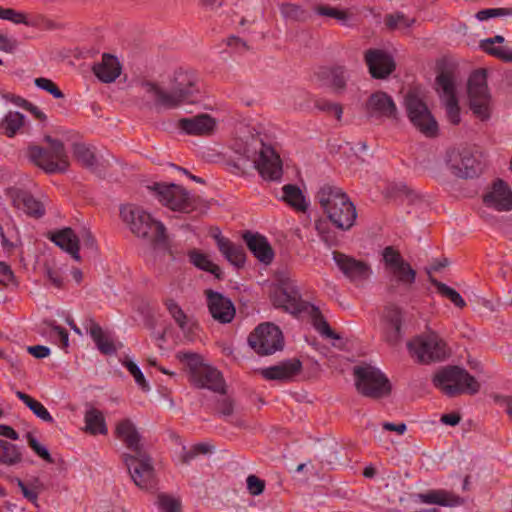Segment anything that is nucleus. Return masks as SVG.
I'll use <instances>...</instances> for the list:
<instances>
[{
  "label": "nucleus",
  "mask_w": 512,
  "mask_h": 512,
  "mask_svg": "<svg viewBox=\"0 0 512 512\" xmlns=\"http://www.w3.org/2000/svg\"><path fill=\"white\" fill-rule=\"evenodd\" d=\"M115 434L132 453L123 454V461L131 479L140 489L148 490L156 485L152 459L142 442V436L130 419L117 423Z\"/></svg>",
  "instance_id": "nucleus-1"
},
{
  "label": "nucleus",
  "mask_w": 512,
  "mask_h": 512,
  "mask_svg": "<svg viewBox=\"0 0 512 512\" xmlns=\"http://www.w3.org/2000/svg\"><path fill=\"white\" fill-rule=\"evenodd\" d=\"M142 90L148 95L157 109H174L183 103L194 102L200 93L197 76L190 71L177 70L164 88L151 81L141 83Z\"/></svg>",
  "instance_id": "nucleus-2"
},
{
  "label": "nucleus",
  "mask_w": 512,
  "mask_h": 512,
  "mask_svg": "<svg viewBox=\"0 0 512 512\" xmlns=\"http://www.w3.org/2000/svg\"><path fill=\"white\" fill-rule=\"evenodd\" d=\"M316 200L329 221L342 231L350 230L357 219V211L349 196L338 186L323 184Z\"/></svg>",
  "instance_id": "nucleus-3"
},
{
  "label": "nucleus",
  "mask_w": 512,
  "mask_h": 512,
  "mask_svg": "<svg viewBox=\"0 0 512 512\" xmlns=\"http://www.w3.org/2000/svg\"><path fill=\"white\" fill-rule=\"evenodd\" d=\"M120 217L135 236L147 240L154 247L168 246L166 227L142 207L124 204L120 207Z\"/></svg>",
  "instance_id": "nucleus-4"
},
{
  "label": "nucleus",
  "mask_w": 512,
  "mask_h": 512,
  "mask_svg": "<svg viewBox=\"0 0 512 512\" xmlns=\"http://www.w3.org/2000/svg\"><path fill=\"white\" fill-rule=\"evenodd\" d=\"M275 307L282 308L296 318L324 320L319 308L301 299L295 281L286 275H280L277 284L270 293Z\"/></svg>",
  "instance_id": "nucleus-5"
},
{
  "label": "nucleus",
  "mask_w": 512,
  "mask_h": 512,
  "mask_svg": "<svg viewBox=\"0 0 512 512\" xmlns=\"http://www.w3.org/2000/svg\"><path fill=\"white\" fill-rule=\"evenodd\" d=\"M432 383L448 397L464 393L474 395L480 390V384L475 377L459 366L442 368L434 375Z\"/></svg>",
  "instance_id": "nucleus-6"
},
{
  "label": "nucleus",
  "mask_w": 512,
  "mask_h": 512,
  "mask_svg": "<svg viewBox=\"0 0 512 512\" xmlns=\"http://www.w3.org/2000/svg\"><path fill=\"white\" fill-rule=\"evenodd\" d=\"M47 147L31 146L28 148L29 159L46 173H63L70 163L64 144L59 139L45 136Z\"/></svg>",
  "instance_id": "nucleus-7"
},
{
  "label": "nucleus",
  "mask_w": 512,
  "mask_h": 512,
  "mask_svg": "<svg viewBox=\"0 0 512 512\" xmlns=\"http://www.w3.org/2000/svg\"><path fill=\"white\" fill-rule=\"evenodd\" d=\"M480 152L472 146L460 145L446 151L445 163L451 174L457 178L468 179L482 172Z\"/></svg>",
  "instance_id": "nucleus-8"
},
{
  "label": "nucleus",
  "mask_w": 512,
  "mask_h": 512,
  "mask_svg": "<svg viewBox=\"0 0 512 512\" xmlns=\"http://www.w3.org/2000/svg\"><path fill=\"white\" fill-rule=\"evenodd\" d=\"M468 103L473 115L481 121L490 119L493 109L491 93L487 85L485 69L475 70L467 83Z\"/></svg>",
  "instance_id": "nucleus-9"
},
{
  "label": "nucleus",
  "mask_w": 512,
  "mask_h": 512,
  "mask_svg": "<svg viewBox=\"0 0 512 512\" xmlns=\"http://www.w3.org/2000/svg\"><path fill=\"white\" fill-rule=\"evenodd\" d=\"M404 106L408 119L418 131L427 137L437 135L438 123L416 89L407 92Z\"/></svg>",
  "instance_id": "nucleus-10"
},
{
  "label": "nucleus",
  "mask_w": 512,
  "mask_h": 512,
  "mask_svg": "<svg viewBox=\"0 0 512 512\" xmlns=\"http://www.w3.org/2000/svg\"><path fill=\"white\" fill-rule=\"evenodd\" d=\"M357 391L369 398H382L391 391L388 378L376 367L371 365L355 366L353 368Z\"/></svg>",
  "instance_id": "nucleus-11"
},
{
  "label": "nucleus",
  "mask_w": 512,
  "mask_h": 512,
  "mask_svg": "<svg viewBox=\"0 0 512 512\" xmlns=\"http://www.w3.org/2000/svg\"><path fill=\"white\" fill-rule=\"evenodd\" d=\"M407 348L420 364L443 361L449 354L445 342L435 332L416 336Z\"/></svg>",
  "instance_id": "nucleus-12"
},
{
  "label": "nucleus",
  "mask_w": 512,
  "mask_h": 512,
  "mask_svg": "<svg viewBox=\"0 0 512 512\" xmlns=\"http://www.w3.org/2000/svg\"><path fill=\"white\" fill-rule=\"evenodd\" d=\"M160 203L169 209L189 214L198 209L200 199L191 195L182 186L157 183L152 188Z\"/></svg>",
  "instance_id": "nucleus-13"
},
{
  "label": "nucleus",
  "mask_w": 512,
  "mask_h": 512,
  "mask_svg": "<svg viewBox=\"0 0 512 512\" xmlns=\"http://www.w3.org/2000/svg\"><path fill=\"white\" fill-rule=\"evenodd\" d=\"M190 377L193 384L198 388H207L213 392L224 394L225 381L220 371L216 368L203 364L200 356L186 354Z\"/></svg>",
  "instance_id": "nucleus-14"
},
{
  "label": "nucleus",
  "mask_w": 512,
  "mask_h": 512,
  "mask_svg": "<svg viewBox=\"0 0 512 512\" xmlns=\"http://www.w3.org/2000/svg\"><path fill=\"white\" fill-rule=\"evenodd\" d=\"M248 343L258 354L270 355L283 348L284 338L273 322H261L249 335Z\"/></svg>",
  "instance_id": "nucleus-15"
},
{
  "label": "nucleus",
  "mask_w": 512,
  "mask_h": 512,
  "mask_svg": "<svg viewBox=\"0 0 512 512\" xmlns=\"http://www.w3.org/2000/svg\"><path fill=\"white\" fill-rule=\"evenodd\" d=\"M385 270L395 281L410 287L416 279V271L406 262L398 250L387 246L382 252Z\"/></svg>",
  "instance_id": "nucleus-16"
},
{
  "label": "nucleus",
  "mask_w": 512,
  "mask_h": 512,
  "mask_svg": "<svg viewBox=\"0 0 512 512\" xmlns=\"http://www.w3.org/2000/svg\"><path fill=\"white\" fill-rule=\"evenodd\" d=\"M437 91L446 109V116L453 125L461 121L460 107L456 97L455 79L450 71H442L436 77Z\"/></svg>",
  "instance_id": "nucleus-17"
},
{
  "label": "nucleus",
  "mask_w": 512,
  "mask_h": 512,
  "mask_svg": "<svg viewBox=\"0 0 512 512\" xmlns=\"http://www.w3.org/2000/svg\"><path fill=\"white\" fill-rule=\"evenodd\" d=\"M365 112L369 119L383 121L399 119V111L393 98L383 91L372 93L365 102Z\"/></svg>",
  "instance_id": "nucleus-18"
},
{
  "label": "nucleus",
  "mask_w": 512,
  "mask_h": 512,
  "mask_svg": "<svg viewBox=\"0 0 512 512\" xmlns=\"http://www.w3.org/2000/svg\"><path fill=\"white\" fill-rule=\"evenodd\" d=\"M255 168L266 180L277 181L282 176V162L275 150L261 143L259 157L254 161Z\"/></svg>",
  "instance_id": "nucleus-19"
},
{
  "label": "nucleus",
  "mask_w": 512,
  "mask_h": 512,
  "mask_svg": "<svg viewBox=\"0 0 512 512\" xmlns=\"http://www.w3.org/2000/svg\"><path fill=\"white\" fill-rule=\"evenodd\" d=\"M333 259L339 270L352 282L366 281L371 275V267L364 261L338 251L333 252Z\"/></svg>",
  "instance_id": "nucleus-20"
},
{
  "label": "nucleus",
  "mask_w": 512,
  "mask_h": 512,
  "mask_svg": "<svg viewBox=\"0 0 512 512\" xmlns=\"http://www.w3.org/2000/svg\"><path fill=\"white\" fill-rule=\"evenodd\" d=\"M365 62L373 78L384 79L395 69L393 58L383 50L370 49L365 53Z\"/></svg>",
  "instance_id": "nucleus-21"
},
{
  "label": "nucleus",
  "mask_w": 512,
  "mask_h": 512,
  "mask_svg": "<svg viewBox=\"0 0 512 512\" xmlns=\"http://www.w3.org/2000/svg\"><path fill=\"white\" fill-rule=\"evenodd\" d=\"M483 201L486 206L497 211H509L512 209V190L503 180L498 179L484 195Z\"/></svg>",
  "instance_id": "nucleus-22"
},
{
  "label": "nucleus",
  "mask_w": 512,
  "mask_h": 512,
  "mask_svg": "<svg viewBox=\"0 0 512 512\" xmlns=\"http://www.w3.org/2000/svg\"><path fill=\"white\" fill-rule=\"evenodd\" d=\"M177 127L188 135L207 136L213 133L216 121L208 114L181 118Z\"/></svg>",
  "instance_id": "nucleus-23"
},
{
  "label": "nucleus",
  "mask_w": 512,
  "mask_h": 512,
  "mask_svg": "<svg viewBox=\"0 0 512 512\" xmlns=\"http://www.w3.org/2000/svg\"><path fill=\"white\" fill-rule=\"evenodd\" d=\"M207 305L214 320H233L235 307L232 301L223 294L206 290Z\"/></svg>",
  "instance_id": "nucleus-24"
},
{
  "label": "nucleus",
  "mask_w": 512,
  "mask_h": 512,
  "mask_svg": "<svg viewBox=\"0 0 512 512\" xmlns=\"http://www.w3.org/2000/svg\"><path fill=\"white\" fill-rule=\"evenodd\" d=\"M86 329L100 353L109 356L117 353L121 344L116 342L115 335L112 331L103 329L95 322Z\"/></svg>",
  "instance_id": "nucleus-25"
},
{
  "label": "nucleus",
  "mask_w": 512,
  "mask_h": 512,
  "mask_svg": "<svg viewBox=\"0 0 512 512\" xmlns=\"http://www.w3.org/2000/svg\"><path fill=\"white\" fill-rule=\"evenodd\" d=\"M73 155L75 159L86 169L99 177L105 175L106 166L104 162H100L94 149L84 143H74L72 146Z\"/></svg>",
  "instance_id": "nucleus-26"
},
{
  "label": "nucleus",
  "mask_w": 512,
  "mask_h": 512,
  "mask_svg": "<svg viewBox=\"0 0 512 512\" xmlns=\"http://www.w3.org/2000/svg\"><path fill=\"white\" fill-rule=\"evenodd\" d=\"M302 370L299 359H288L277 365L261 370V375L267 380L288 381Z\"/></svg>",
  "instance_id": "nucleus-27"
},
{
  "label": "nucleus",
  "mask_w": 512,
  "mask_h": 512,
  "mask_svg": "<svg viewBox=\"0 0 512 512\" xmlns=\"http://www.w3.org/2000/svg\"><path fill=\"white\" fill-rule=\"evenodd\" d=\"M243 239L249 250L260 262L265 264L272 262L274 252L266 237L259 233L247 231L243 234Z\"/></svg>",
  "instance_id": "nucleus-28"
},
{
  "label": "nucleus",
  "mask_w": 512,
  "mask_h": 512,
  "mask_svg": "<svg viewBox=\"0 0 512 512\" xmlns=\"http://www.w3.org/2000/svg\"><path fill=\"white\" fill-rule=\"evenodd\" d=\"M9 194L14 207L17 209H21L29 216L35 218H40L44 215V206L29 192L20 189H12Z\"/></svg>",
  "instance_id": "nucleus-29"
},
{
  "label": "nucleus",
  "mask_w": 512,
  "mask_h": 512,
  "mask_svg": "<svg viewBox=\"0 0 512 512\" xmlns=\"http://www.w3.org/2000/svg\"><path fill=\"white\" fill-rule=\"evenodd\" d=\"M121 69L118 59L108 53H104L101 62L92 67L95 76L103 83L114 82L121 74Z\"/></svg>",
  "instance_id": "nucleus-30"
},
{
  "label": "nucleus",
  "mask_w": 512,
  "mask_h": 512,
  "mask_svg": "<svg viewBox=\"0 0 512 512\" xmlns=\"http://www.w3.org/2000/svg\"><path fill=\"white\" fill-rule=\"evenodd\" d=\"M50 239L76 261H81L79 237L71 228H64L52 234Z\"/></svg>",
  "instance_id": "nucleus-31"
},
{
  "label": "nucleus",
  "mask_w": 512,
  "mask_h": 512,
  "mask_svg": "<svg viewBox=\"0 0 512 512\" xmlns=\"http://www.w3.org/2000/svg\"><path fill=\"white\" fill-rule=\"evenodd\" d=\"M417 497L424 504H435L444 507H455L464 503V499L460 496L442 489L429 490L426 493L418 494Z\"/></svg>",
  "instance_id": "nucleus-32"
},
{
  "label": "nucleus",
  "mask_w": 512,
  "mask_h": 512,
  "mask_svg": "<svg viewBox=\"0 0 512 512\" xmlns=\"http://www.w3.org/2000/svg\"><path fill=\"white\" fill-rule=\"evenodd\" d=\"M215 240L219 251L232 265L237 268L244 265L246 255L242 246L235 245L229 239L221 236L220 233L215 235Z\"/></svg>",
  "instance_id": "nucleus-33"
},
{
  "label": "nucleus",
  "mask_w": 512,
  "mask_h": 512,
  "mask_svg": "<svg viewBox=\"0 0 512 512\" xmlns=\"http://www.w3.org/2000/svg\"><path fill=\"white\" fill-rule=\"evenodd\" d=\"M23 460L21 448L7 440L0 439V475H4L3 468L19 465Z\"/></svg>",
  "instance_id": "nucleus-34"
},
{
  "label": "nucleus",
  "mask_w": 512,
  "mask_h": 512,
  "mask_svg": "<svg viewBox=\"0 0 512 512\" xmlns=\"http://www.w3.org/2000/svg\"><path fill=\"white\" fill-rule=\"evenodd\" d=\"M350 78L349 70L344 65H333L327 71V86L335 94H343L347 89Z\"/></svg>",
  "instance_id": "nucleus-35"
},
{
  "label": "nucleus",
  "mask_w": 512,
  "mask_h": 512,
  "mask_svg": "<svg viewBox=\"0 0 512 512\" xmlns=\"http://www.w3.org/2000/svg\"><path fill=\"white\" fill-rule=\"evenodd\" d=\"M281 200L297 212L305 213L308 202L302 190L294 184H286L282 187Z\"/></svg>",
  "instance_id": "nucleus-36"
},
{
  "label": "nucleus",
  "mask_w": 512,
  "mask_h": 512,
  "mask_svg": "<svg viewBox=\"0 0 512 512\" xmlns=\"http://www.w3.org/2000/svg\"><path fill=\"white\" fill-rule=\"evenodd\" d=\"M84 421L86 432L92 435H106L108 433L105 418L100 410L89 407L85 412Z\"/></svg>",
  "instance_id": "nucleus-37"
},
{
  "label": "nucleus",
  "mask_w": 512,
  "mask_h": 512,
  "mask_svg": "<svg viewBox=\"0 0 512 512\" xmlns=\"http://www.w3.org/2000/svg\"><path fill=\"white\" fill-rule=\"evenodd\" d=\"M25 116L17 111H9L0 122V133L14 137L24 126Z\"/></svg>",
  "instance_id": "nucleus-38"
},
{
  "label": "nucleus",
  "mask_w": 512,
  "mask_h": 512,
  "mask_svg": "<svg viewBox=\"0 0 512 512\" xmlns=\"http://www.w3.org/2000/svg\"><path fill=\"white\" fill-rule=\"evenodd\" d=\"M16 396L42 421L53 423V417L39 401L21 391H17Z\"/></svg>",
  "instance_id": "nucleus-39"
},
{
  "label": "nucleus",
  "mask_w": 512,
  "mask_h": 512,
  "mask_svg": "<svg viewBox=\"0 0 512 512\" xmlns=\"http://www.w3.org/2000/svg\"><path fill=\"white\" fill-rule=\"evenodd\" d=\"M189 260L190 262L195 265L197 268L210 272L213 274L216 278H221V269L219 266L214 264L207 255L200 253L196 250L189 252Z\"/></svg>",
  "instance_id": "nucleus-40"
},
{
  "label": "nucleus",
  "mask_w": 512,
  "mask_h": 512,
  "mask_svg": "<svg viewBox=\"0 0 512 512\" xmlns=\"http://www.w3.org/2000/svg\"><path fill=\"white\" fill-rule=\"evenodd\" d=\"M430 282L437 289L439 294L449 299L456 307L464 308L466 306L465 300L455 289L434 278H430Z\"/></svg>",
  "instance_id": "nucleus-41"
},
{
  "label": "nucleus",
  "mask_w": 512,
  "mask_h": 512,
  "mask_svg": "<svg viewBox=\"0 0 512 512\" xmlns=\"http://www.w3.org/2000/svg\"><path fill=\"white\" fill-rule=\"evenodd\" d=\"M384 22L385 25L391 30L407 29L415 22V19L409 18L401 12H396L386 15Z\"/></svg>",
  "instance_id": "nucleus-42"
},
{
  "label": "nucleus",
  "mask_w": 512,
  "mask_h": 512,
  "mask_svg": "<svg viewBox=\"0 0 512 512\" xmlns=\"http://www.w3.org/2000/svg\"><path fill=\"white\" fill-rule=\"evenodd\" d=\"M405 322H387V325L384 329L385 339L391 345H396L402 340Z\"/></svg>",
  "instance_id": "nucleus-43"
},
{
  "label": "nucleus",
  "mask_w": 512,
  "mask_h": 512,
  "mask_svg": "<svg viewBox=\"0 0 512 512\" xmlns=\"http://www.w3.org/2000/svg\"><path fill=\"white\" fill-rule=\"evenodd\" d=\"M314 328L319 334L328 339H332L333 346L342 349L344 347V343L342 341V337L339 333L335 332L328 324V322H313Z\"/></svg>",
  "instance_id": "nucleus-44"
},
{
  "label": "nucleus",
  "mask_w": 512,
  "mask_h": 512,
  "mask_svg": "<svg viewBox=\"0 0 512 512\" xmlns=\"http://www.w3.org/2000/svg\"><path fill=\"white\" fill-rule=\"evenodd\" d=\"M26 439L29 447L43 460L48 463H54V459L52 458L48 449L40 444L38 440L33 436L32 433L28 432L26 434Z\"/></svg>",
  "instance_id": "nucleus-45"
},
{
  "label": "nucleus",
  "mask_w": 512,
  "mask_h": 512,
  "mask_svg": "<svg viewBox=\"0 0 512 512\" xmlns=\"http://www.w3.org/2000/svg\"><path fill=\"white\" fill-rule=\"evenodd\" d=\"M123 365L127 368L130 374L134 377L135 382L143 391H149L150 387L147 383L139 366L131 360L123 361Z\"/></svg>",
  "instance_id": "nucleus-46"
},
{
  "label": "nucleus",
  "mask_w": 512,
  "mask_h": 512,
  "mask_svg": "<svg viewBox=\"0 0 512 512\" xmlns=\"http://www.w3.org/2000/svg\"><path fill=\"white\" fill-rule=\"evenodd\" d=\"M158 505L163 512H181L180 500L168 494L158 495Z\"/></svg>",
  "instance_id": "nucleus-47"
},
{
  "label": "nucleus",
  "mask_w": 512,
  "mask_h": 512,
  "mask_svg": "<svg viewBox=\"0 0 512 512\" xmlns=\"http://www.w3.org/2000/svg\"><path fill=\"white\" fill-rule=\"evenodd\" d=\"M315 10L320 16L334 18L342 23H345L348 20V14L345 11L328 5H319Z\"/></svg>",
  "instance_id": "nucleus-48"
},
{
  "label": "nucleus",
  "mask_w": 512,
  "mask_h": 512,
  "mask_svg": "<svg viewBox=\"0 0 512 512\" xmlns=\"http://www.w3.org/2000/svg\"><path fill=\"white\" fill-rule=\"evenodd\" d=\"M281 14L290 20H302L305 17V11L296 4L283 3L280 7Z\"/></svg>",
  "instance_id": "nucleus-49"
},
{
  "label": "nucleus",
  "mask_w": 512,
  "mask_h": 512,
  "mask_svg": "<svg viewBox=\"0 0 512 512\" xmlns=\"http://www.w3.org/2000/svg\"><path fill=\"white\" fill-rule=\"evenodd\" d=\"M35 85L50 93L54 98L60 99L64 97L63 92L58 88V86L50 79L39 77L34 80Z\"/></svg>",
  "instance_id": "nucleus-50"
},
{
  "label": "nucleus",
  "mask_w": 512,
  "mask_h": 512,
  "mask_svg": "<svg viewBox=\"0 0 512 512\" xmlns=\"http://www.w3.org/2000/svg\"><path fill=\"white\" fill-rule=\"evenodd\" d=\"M50 332L49 336L56 341L59 346L63 349L69 346L68 332L65 328L58 325H49Z\"/></svg>",
  "instance_id": "nucleus-51"
},
{
  "label": "nucleus",
  "mask_w": 512,
  "mask_h": 512,
  "mask_svg": "<svg viewBox=\"0 0 512 512\" xmlns=\"http://www.w3.org/2000/svg\"><path fill=\"white\" fill-rule=\"evenodd\" d=\"M512 8H489L477 12L476 18L480 21H485L490 18L511 16Z\"/></svg>",
  "instance_id": "nucleus-52"
},
{
  "label": "nucleus",
  "mask_w": 512,
  "mask_h": 512,
  "mask_svg": "<svg viewBox=\"0 0 512 512\" xmlns=\"http://www.w3.org/2000/svg\"><path fill=\"white\" fill-rule=\"evenodd\" d=\"M315 107L320 111L333 113L338 120L342 117L343 108L338 103H333L328 100H317L315 102Z\"/></svg>",
  "instance_id": "nucleus-53"
},
{
  "label": "nucleus",
  "mask_w": 512,
  "mask_h": 512,
  "mask_svg": "<svg viewBox=\"0 0 512 512\" xmlns=\"http://www.w3.org/2000/svg\"><path fill=\"white\" fill-rule=\"evenodd\" d=\"M159 322H148V329L151 331L152 336L161 342H166L169 338H173L170 327H158Z\"/></svg>",
  "instance_id": "nucleus-54"
},
{
  "label": "nucleus",
  "mask_w": 512,
  "mask_h": 512,
  "mask_svg": "<svg viewBox=\"0 0 512 512\" xmlns=\"http://www.w3.org/2000/svg\"><path fill=\"white\" fill-rule=\"evenodd\" d=\"M247 489L253 496H258L263 493L265 488V482L255 475H249L247 477Z\"/></svg>",
  "instance_id": "nucleus-55"
},
{
  "label": "nucleus",
  "mask_w": 512,
  "mask_h": 512,
  "mask_svg": "<svg viewBox=\"0 0 512 512\" xmlns=\"http://www.w3.org/2000/svg\"><path fill=\"white\" fill-rule=\"evenodd\" d=\"M485 52L504 62H512V49L508 47H485Z\"/></svg>",
  "instance_id": "nucleus-56"
},
{
  "label": "nucleus",
  "mask_w": 512,
  "mask_h": 512,
  "mask_svg": "<svg viewBox=\"0 0 512 512\" xmlns=\"http://www.w3.org/2000/svg\"><path fill=\"white\" fill-rule=\"evenodd\" d=\"M45 274H46L48 280L50 281V283L54 287H56V288L63 287V277L58 270L53 269V268L49 267L48 265H45Z\"/></svg>",
  "instance_id": "nucleus-57"
},
{
  "label": "nucleus",
  "mask_w": 512,
  "mask_h": 512,
  "mask_svg": "<svg viewBox=\"0 0 512 512\" xmlns=\"http://www.w3.org/2000/svg\"><path fill=\"white\" fill-rule=\"evenodd\" d=\"M217 412L224 417L231 416L234 412L233 400L230 398L219 400L217 404Z\"/></svg>",
  "instance_id": "nucleus-58"
},
{
  "label": "nucleus",
  "mask_w": 512,
  "mask_h": 512,
  "mask_svg": "<svg viewBox=\"0 0 512 512\" xmlns=\"http://www.w3.org/2000/svg\"><path fill=\"white\" fill-rule=\"evenodd\" d=\"M177 326L183 332L184 337L192 341L195 336V331L198 329L197 322H176Z\"/></svg>",
  "instance_id": "nucleus-59"
},
{
  "label": "nucleus",
  "mask_w": 512,
  "mask_h": 512,
  "mask_svg": "<svg viewBox=\"0 0 512 512\" xmlns=\"http://www.w3.org/2000/svg\"><path fill=\"white\" fill-rule=\"evenodd\" d=\"M18 47L16 39L0 34V50L6 53H13Z\"/></svg>",
  "instance_id": "nucleus-60"
},
{
  "label": "nucleus",
  "mask_w": 512,
  "mask_h": 512,
  "mask_svg": "<svg viewBox=\"0 0 512 512\" xmlns=\"http://www.w3.org/2000/svg\"><path fill=\"white\" fill-rule=\"evenodd\" d=\"M41 486L39 479H34L33 482L30 483V487L26 489L22 494L23 496L30 502L36 503L38 499V488Z\"/></svg>",
  "instance_id": "nucleus-61"
},
{
  "label": "nucleus",
  "mask_w": 512,
  "mask_h": 512,
  "mask_svg": "<svg viewBox=\"0 0 512 512\" xmlns=\"http://www.w3.org/2000/svg\"><path fill=\"white\" fill-rule=\"evenodd\" d=\"M309 94L306 91H297L294 95V108L297 110H304L308 107Z\"/></svg>",
  "instance_id": "nucleus-62"
},
{
  "label": "nucleus",
  "mask_w": 512,
  "mask_h": 512,
  "mask_svg": "<svg viewBox=\"0 0 512 512\" xmlns=\"http://www.w3.org/2000/svg\"><path fill=\"white\" fill-rule=\"evenodd\" d=\"M27 351L37 359H43L50 355V349L44 345L28 346Z\"/></svg>",
  "instance_id": "nucleus-63"
},
{
  "label": "nucleus",
  "mask_w": 512,
  "mask_h": 512,
  "mask_svg": "<svg viewBox=\"0 0 512 512\" xmlns=\"http://www.w3.org/2000/svg\"><path fill=\"white\" fill-rule=\"evenodd\" d=\"M167 310L174 320H183L186 318L183 310L178 306L177 303L170 300L166 303Z\"/></svg>",
  "instance_id": "nucleus-64"
}]
</instances>
